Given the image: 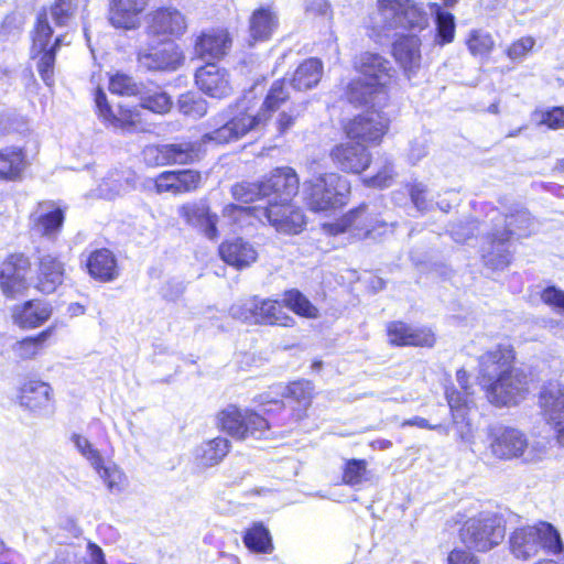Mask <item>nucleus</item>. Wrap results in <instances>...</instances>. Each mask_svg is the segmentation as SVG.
I'll list each match as a JSON object with an SVG mask.
<instances>
[{"instance_id": "a18cd8bd", "label": "nucleus", "mask_w": 564, "mask_h": 564, "mask_svg": "<svg viewBox=\"0 0 564 564\" xmlns=\"http://www.w3.org/2000/svg\"><path fill=\"white\" fill-rule=\"evenodd\" d=\"M314 393V384L308 380H300L290 383L286 388V398L299 404L296 410V420L304 416V412L311 405Z\"/></svg>"}, {"instance_id": "ddd939ff", "label": "nucleus", "mask_w": 564, "mask_h": 564, "mask_svg": "<svg viewBox=\"0 0 564 564\" xmlns=\"http://www.w3.org/2000/svg\"><path fill=\"white\" fill-rule=\"evenodd\" d=\"M198 158V147L192 142L148 145L143 159L148 165L191 164Z\"/></svg>"}, {"instance_id": "cd10ccee", "label": "nucleus", "mask_w": 564, "mask_h": 564, "mask_svg": "<svg viewBox=\"0 0 564 564\" xmlns=\"http://www.w3.org/2000/svg\"><path fill=\"white\" fill-rule=\"evenodd\" d=\"M219 254L226 263L237 269L248 268L258 259L254 246L242 238L223 242L219 247Z\"/></svg>"}, {"instance_id": "09e8293b", "label": "nucleus", "mask_w": 564, "mask_h": 564, "mask_svg": "<svg viewBox=\"0 0 564 564\" xmlns=\"http://www.w3.org/2000/svg\"><path fill=\"white\" fill-rule=\"evenodd\" d=\"M232 197L240 203L250 204L253 202H264L263 193V180L258 182L243 181L232 185L231 187Z\"/></svg>"}, {"instance_id": "f257e3e1", "label": "nucleus", "mask_w": 564, "mask_h": 564, "mask_svg": "<svg viewBox=\"0 0 564 564\" xmlns=\"http://www.w3.org/2000/svg\"><path fill=\"white\" fill-rule=\"evenodd\" d=\"M513 359V351L501 346L479 359L480 384L488 401L497 406L517 404L528 391L527 376L512 367Z\"/></svg>"}, {"instance_id": "37998d69", "label": "nucleus", "mask_w": 564, "mask_h": 564, "mask_svg": "<svg viewBox=\"0 0 564 564\" xmlns=\"http://www.w3.org/2000/svg\"><path fill=\"white\" fill-rule=\"evenodd\" d=\"M245 545L254 553H271L272 539L269 530L262 523H253L243 535Z\"/></svg>"}, {"instance_id": "a19ab883", "label": "nucleus", "mask_w": 564, "mask_h": 564, "mask_svg": "<svg viewBox=\"0 0 564 564\" xmlns=\"http://www.w3.org/2000/svg\"><path fill=\"white\" fill-rule=\"evenodd\" d=\"M323 75V63L318 58H308L301 63L294 72L291 84L297 90L315 87Z\"/></svg>"}, {"instance_id": "393cba45", "label": "nucleus", "mask_w": 564, "mask_h": 564, "mask_svg": "<svg viewBox=\"0 0 564 564\" xmlns=\"http://www.w3.org/2000/svg\"><path fill=\"white\" fill-rule=\"evenodd\" d=\"M389 343L395 346L432 347L435 336L429 328H414L403 322H391L387 326Z\"/></svg>"}, {"instance_id": "b1692460", "label": "nucleus", "mask_w": 564, "mask_h": 564, "mask_svg": "<svg viewBox=\"0 0 564 564\" xmlns=\"http://www.w3.org/2000/svg\"><path fill=\"white\" fill-rule=\"evenodd\" d=\"M177 212L187 225L198 228L208 239L214 240L218 237L216 226L218 217L210 214L205 203H186L181 205Z\"/></svg>"}, {"instance_id": "0e129e2a", "label": "nucleus", "mask_w": 564, "mask_h": 564, "mask_svg": "<svg viewBox=\"0 0 564 564\" xmlns=\"http://www.w3.org/2000/svg\"><path fill=\"white\" fill-rule=\"evenodd\" d=\"M541 300L555 312L564 315V291L555 286H549L541 293Z\"/></svg>"}, {"instance_id": "aec40b11", "label": "nucleus", "mask_w": 564, "mask_h": 564, "mask_svg": "<svg viewBox=\"0 0 564 564\" xmlns=\"http://www.w3.org/2000/svg\"><path fill=\"white\" fill-rule=\"evenodd\" d=\"M330 156L341 171L349 173H361L370 164V153L359 142L340 143L332 150Z\"/></svg>"}, {"instance_id": "f03ea898", "label": "nucleus", "mask_w": 564, "mask_h": 564, "mask_svg": "<svg viewBox=\"0 0 564 564\" xmlns=\"http://www.w3.org/2000/svg\"><path fill=\"white\" fill-rule=\"evenodd\" d=\"M288 98L289 93L285 90V83L283 80H276L272 84L261 109L257 113H249L240 104H237L238 111L235 112L234 109L230 108L228 119L219 128L206 133L204 138L218 144L237 141L248 132L264 127L271 113L275 111L281 104L285 102Z\"/></svg>"}, {"instance_id": "a878e982", "label": "nucleus", "mask_w": 564, "mask_h": 564, "mask_svg": "<svg viewBox=\"0 0 564 564\" xmlns=\"http://www.w3.org/2000/svg\"><path fill=\"white\" fill-rule=\"evenodd\" d=\"M421 40L415 35L402 36L392 45V55L408 78L414 76L421 67Z\"/></svg>"}, {"instance_id": "2eb2a0df", "label": "nucleus", "mask_w": 564, "mask_h": 564, "mask_svg": "<svg viewBox=\"0 0 564 564\" xmlns=\"http://www.w3.org/2000/svg\"><path fill=\"white\" fill-rule=\"evenodd\" d=\"M356 70L364 76L370 85L386 90L392 83L394 69L391 63L378 53L364 52L355 59Z\"/></svg>"}, {"instance_id": "c85d7f7f", "label": "nucleus", "mask_w": 564, "mask_h": 564, "mask_svg": "<svg viewBox=\"0 0 564 564\" xmlns=\"http://www.w3.org/2000/svg\"><path fill=\"white\" fill-rule=\"evenodd\" d=\"M95 104L99 117L113 128L127 129L139 121V113L123 106H119L118 113H115L101 89L95 94Z\"/></svg>"}, {"instance_id": "473e14b6", "label": "nucleus", "mask_w": 564, "mask_h": 564, "mask_svg": "<svg viewBox=\"0 0 564 564\" xmlns=\"http://www.w3.org/2000/svg\"><path fill=\"white\" fill-rule=\"evenodd\" d=\"M134 175L130 171L113 170L105 176L97 187V195L112 199L134 187Z\"/></svg>"}, {"instance_id": "6e6d98bb", "label": "nucleus", "mask_w": 564, "mask_h": 564, "mask_svg": "<svg viewBox=\"0 0 564 564\" xmlns=\"http://www.w3.org/2000/svg\"><path fill=\"white\" fill-rule=\"evenodd\" d=\"M467 45L473 55L482 57L491 52L495 42L488 32L474 30L469 34Z\"/></svg>"}, {"instance_id": "20e7f679", "label": "nucleus", "mask_w": 564, "mask_h": 564, "mask_svg": "<svg viewBox=\"0 0 564 564\" xmlns=\"http://www.w3.org/2000/svg\"><path fill=\"white\" fill-rule=\"evenodd\" d=\"M492 221L494 227L486 236L488 247H484L482 258L487 267L499 270L506 268L511 261L509 249L511 236H529L533 231L534 221L525 209L507 216L497 215Z\"/></svg>"}, {"instance_id": "13d9d810", "label": "nucleus", "mask_w": 564, "mask_h": 564, "mask_svg": "<svg viewBox=\"0 0 564 564\" xmlns=\"http://www.w3.org/2000/svg\"><path fill=\"white\" fill-rule=\"evenodd\" d=\"M109 89L112 94L135 96L141 94L142 85L137 84L131 76L116 74L110 78Z\"/></svg>"}, {"instance_id": "412c9836", "label": "nucleus", "mask_w": 564, "mask_h": 564, "mask_svg": "<svg viewBox=\"0 0 564 564\" xmlns=\"http://www.w3.org/2000/svg\"><path fill=\"white\" fill-rule=\"evenodd\" d=\"M149 0H110L108 19L116 29L135 30Z\"/></svg>"}, {"instance_id": "9b49d317", "label": "nucleus", "mask_w": 564, "mask_h": 564, "mask_svg": "<svg viewBox=\"0 0 564 564\" xmlns=\"http://www.w3.org/2000/svg\"><path fill=\"white\" fill-rule=\"evenodd\" d=\"M389 122V118L382 111L369 109L349 120L345 126V132L350 140L377 144L388 132Z\"/></svg>"}, {"instance_id": "ea45409f", "label": "nucleus", "mask_w": 564, "mask_h": 564, "mask_svg": "<svg viewBox=\"0 0 564 564\" xmlns=\"http://www.w3.org/2000/svg\"><path fill=\"white\" fill-rule=\"evenodd\" d=\"M258 310L254 324L279 325L291 327L294 325L293 317L289 316L279 304L273 300H260L258 297Z\"/></svg>"}, {"instance_id": "49530a36", "label": "nucleus", "mask_w": 564, "mask_h": 564, "mask_svg": "<svg viewBox=\"0 0 564 564\" xmlns=\"http://www.w3.org/2000/svg\"><path fill=\"white\" fill-rule=\"evenodd\" d=\"M446 400L453 414V421L458 423L459 419L465 420V410L473 403L471 392L467 390H458L455 387L446 388Z\"/></svg>"}, {"instance_id": "c03bdc74", "label": "nucleus", "mask_w": 564, "mask_h": 564, "mask_svg": "<svg viewBox=\"0 0 564 564\" xmlns=\"http://www.w3.org/2000/svg\"><path fill=\"white\" fill-rule=\"evenodd\" d=\"M25 166L24 155L18 148L0 150V178L13 180Z\"/></svg>"}, {"instance_id": "a211bd4d", "label": "nucleus", "mask_w": 564, "mask_h": 564, "mask_svg": "<svg viewBox=\"0 0 564 564\" xmlns=\"http://www.w3.org/2000/svg\"><path fill=\"white\" fill-rule=\"evenodd\" d=\"M30 268L29 258L22 253L12 254L4 261L0 272V286L7 296L14 297L26 290Z\"/></svg>"}, {"instance_id": "3c124183", "label": "nucleus", "mask_w": 564, "mask_h": 564, "mask_svg": "<svg viewBox=\"0 0 564 564\" xmlns=\"http://www.w3.org/2000/svg\"><path fill=\"white\" fill-rule=\"evenodd\" d=\"M283 302L286 307L300 316L318 317V310L297 290L285 292Z\"/></svg>"}, {"instance_id": "c9c22d12", "label": "nucleus", "mask_w": 564, "mask_h": 564, "mask_svg": "<svg viewBox=\"0 0 564 564\" xmlns=\"http://www.w3.org/2000/svg\"><path fill=\"white\" fill-rule=\"evenodd\" d=\"M405 0H378L377 13L371 17L373 29L384 30L399 28Z\"/></svg>"}, {"instance_id": "f704fd0d", "label": "nucleus", "mask_w": 564, "mask_h": 564, "mask_svg": "<svg viewBox=\"0 0 564 564\" xmlns=\"http://www.w3.org/2000/svg\"><path fill=\"white\" fill-rule=\"evenodd\" d=\"M229 449L230 442L227 438L215 437L203 442L195 448V462L203 467L216 466L228 455Z\"/></svg>"}, {"instance_id": "680f3d73", "label": "nucleus", "mask_w": 564, "mask_h": 564, "mask_svg": "<svg viewBox=\"0 0 564 564\" xmlns=\"http://www.w3.org/2000/svg\"><path fill=\"white\" fill-rule=\"evenodd\" d=\"M534 120L550 129H564V107H553L545 111H535Z\"/></svg>"}, {"instance_id": "69168bd1", "label": "nucleus", "mask_w": 564, "mask_h": 564, "mask_svg": "<svg viewBox=\"0 0 564 564\" xmlns=\"http://www.w3.org/2000/svg\"><path fill=\"white\" fill-rule=\"evenodd\" d=\"M534 40L532 37H522L512 43L507 50V55L511 59L522 58L529 51L532 50Z\"/></svg>"}, {"instance_id": "79ce46f5", "label": "nucleus", "mask_w": 564, "mask_h": 564, "mask_svg": "<svg viewBox=\"0 0 564 564\" xmlns=\"http://www.w3.org/2000/svg\"><path fill=\"white\" fill-rule=\"evenodd\" d=\"M93 468L111 494H120L126 489L127 477L116 464L101 459L98 466Z\"/></svg>"}, {"instance_id": "bf43d9fd", "label": "nucleus", "mask_w": 564, "mask_h": 564, "mask_svg": "<svg viewBox=\"0 0 564 564\" xmlns=\"http://www.w3.org/2000/svg\"><path fill=\"white\" fill-rule=\"evenodd\" d=\"M367 462L364 459H351L346 463L343 474V481L350 486L360 485L367 480Z\"/></svg>"}, {"instance_id": "39448f33", "label": "nucleus", "mask_w": 564, "mask_h": 564, "mask_svg": "<svg viewBox=\"0 0 564 564\" xmlns=\"http://www.w3.org/2000/svg\"><path fill=\"white\" fill-rule=\"evenodd\" d=\"M489 451L501 460H519L524 465L541 463L547 455V445L541 440H531L516 427L494 426L488 432Z\"/></svg>"}, {"instance_id": "7ed1b4c3", "label": "nucleus", "mask_w": 564, "mask_h": 564, "mask_svg": "<svg viewBox=\"0 0 564 564\" xmlns=\"http://www.w3.org/2000/svg\"><path fill=\"white\" fill-rule=\"evenodd\" d=\"M224 216L232 219L234 223L242 226V220L253 217L262 224H268L278 234L295 236L301 234L306 225L307 218L302 209L293 202L271 203L269 205L239 206L229 204L224 208Z\"/></svg>"}, {"instance_id": "6e6552de", "label": "nucleus", "mask_w": 564, "mask_h": 564, "mask_svg": "<svg viewBox=\"0 0 564 564\" xmlns=\"http://www.w3.org/2000/svg\"><path fill=\"white\" fill-rule=\"evenodd\" d=\"M505 534L502 519L487 512L468 519L460 529L462 541L479 552H486L499 545Z\"/></svg>"}, {"instance_id": "338daca9", "label": "nucleus", "mask_w": 564, "mask_h": 564, "mask_svg": "<svg viewBox=\"0 0 564 564\" xmlns=\"http://www.w3.org/2000/svg\"><path fill=\"white\" fill-rule=\"evenodd\" d=\"M476 220H469L466 224H457L451 228V235L457 242H465L474 235V230L477 228Z\"/></svg>"}, {"instance_id": "423d86ee", "label": "nucleus", "mask_w": 564, "mask_h": 564, "mask_svg": "<svg viewBox=\"0 0 564 564\" xmlns=\"http://www.w3.org/2000/svg\"><path fill=\"white\" fill-rule=\"evenodd\" d=\"M349 182L337 173H323L305 181L302 198L313 213L336 210L347 204Z\"/></svg>"}, {"instance_id": "4d7b16f0", "label": "nucleus", "mask_w": 564, "mask_h": 564, "mask_svg": "<svg viewBox=\"0 0 564 564\" xmlns=\"http://www.w3.org/2000/svg\"><path fill=\"white\" fill-rule=\"evenodd\" d=\"M258 296L241 299L231 305L229 313L234 318L254 324L258 310Z\"/></svg>"}, {"instance_id": "0eeeda50", "label": "nucleus", "mask_w": 564, "mask_h": 564, "mask_svg": "<svg viewBox=\"0 0 564 564\" xmlns=\"http://www.w3.org/2000/svg\"><path fill=\"white\" fill-rule=\"evenodd\" d=\"M512 554L522 560L535 556L540 550L547 554H560L564 546L558 531L549 522H539L517 529L510 536Z\"/></svg>"}, {"instance_id": "5fc2aeb1", "label": "nucleus", "mask_w": 564, "mask_h": 564, "mask_svg": "<svg viewBox=\"0 0 564 564\" xmlns=\"http://www.w3.org/2000/svg\"><path fill=\"white\" fill-rule=\"evenodd\" d=\"M426 25V13L413 1L405 0L402 20L399 28L410 30H423Z\"/></svg>"}, {"instance_id": "e2e57ef3", "label": "nucleus", "mask_w": 564, "mask_h": 564, "mask_svg": "<svg viewBox=\"0 0 564 564\" xmlns=\"http://www.w3.org/2000/svg\"><path fill=\"white\" fill-rule=\"evenodd\" d=\"M72 441L77 451L89 462L91 467L98 466L102 456L100 452L93 446V444L79 434H73Z\"/></svg>"}, {"instance_id": "72a5a7b5", "label": "nucleus", "mask_w": 564, "mask_h": 564, "mask_svg": "<svg viewBox=\"0 0 564 564\" xmlns=\"http://www.w3.org/2000/svg\"><path fill=\"white\" fill-rule=\"evenodd\" d=\"M52 308L41 301H29L13 313L14 323L22 328H34L50 318Z\"/></svg>"}, {"instance_id": "f8f14e48", "label": "nucleus", "mask_w": 564, "mask_h": 564, "mask_svg": "<svg viewBox=\"0 0 564 564\" xmlns=\"http://www.w3.org/2000/svg\"><path fill=\"white\" fill-rule=\"evenodd\" d=\"M262 180L264 205L293 202V197L299 192L300 180L292 167H278Z\"/></svg>"}, {"instance_id": "4468645a", "label": "nucleus", "mask_w": 564, "mask_h": 564, "mask_svg": "<svg viewBox=\"0 0 564 564\" xmlns=\"http://www.w3.org/2000/svg\"><path fill=\"white\" fill-rule=\"evenodd\" d=\"M337 226L339 227L338 231L351 230L358 237L376 239L388 231H392L394 224H388L373 217L368 213V207L361 205L345 215Z\"/></svg>"}, {"instance_id": "7c9ffc66", "label": "nucleus", "mask_w": 564, "mask_h": 564, "mask_svg": "<svg viewBox=\"0 0 564 564\" xmlns=\"http://www.w3.org/2000/svg\"><path fill=\"white\" fill-rule=\"evenodd\" d=\"M64 278V264L51 254H45L40 259L37 288L41 292L51 294Z\"/></svg>"}, {"instance_id": "e433bc0d", "label": "nucleus", "mask_w": 564, "mask_h": 564, "mask_svg": "<svg viewBox=\"0 0 564 564\" xmlns=\"http://www.w3.org/2000/svg\"><path fill=\"white\" fill-rule=\"evenodd\" d=\"M386 95V90H380L364 79L351 80L346 90L347 100L355 106L380 105Z\"/></svg>"}, {"instance_id": "8fccbe9b", "label": "nucleus", "mask_w": 564, "mask_h": 564, "mask_svg": "<svg viewBox=\"0 0 564 564\" xmlns=\"http://www.w3.org/2000/svg\"><path fill=\"white\" fill-rule=\"evenodd\" d=\"M52 328H47L35 337H26L13 345L12 350L20 359H31L35 357L43 347L44 341L51 336Z\"/></svg>"}, {"instance_id": "1a4fd4ad", "label": "nucleus", "mask_w": 564, "mask_h": 564, "mask_svg": "<svg viewBox=\"0 0 564 564\" xmlns=\"http://www.w3.org/2000/svg\"><path fill=\"white\" fill-rule=\"evenodd\" d=\"M218 424L230 436L237 440L265 437L270 430L267 419L249 410H240L236 405H228L218 414Z\"/></svg>"}, {"instance_id": "9d476101", "label": "nucleus", "mask_w": 564, "mask_h": 564, "mask_svg": "<svg viewBox=\"0 0 564 564\" xmlns=\"http://www.w3.org/2000/svg\"><path fill=\"white\" fill-rule=\"evenodd\" d=\"M53 34V29L48 22V15L45 10L39 13L37 21L34 30L33 48L42 53L37 63V70L41 78L47 86L54 83V64L56 50L64 42L65 36L58 35L54 44L47 50V44Z\"/></svg>"}, {"instance_id": "58836bf2", "label": "nucleus", "mask_w": 564, "mask_h": 564, "mask_svg": "<svg viewBox=\"0 0 564 564\" xmlns=\"http://www.w3.org/2000/svg\"><path fill=\"white\" fill-rule=\"evenodd\" d=\"M279 24L278 15L270 8H259L249 20L250 36L254 41L269 40Z\"/></svg>"}, {"instance_id": "4c0bfd02", "label": "nucleus", "mask_w": 564, "mask_h": 564, "mask_svg": "<svg viewBox=\"0 0 564 564\" xmlns=\"http://www.w3.org/2000/svg\"><path fill=\"white\" fill-rule=\"evenodd\" d=\"M34 229L46 237H55L62 228L64 213L61 208H52L51 203H42L34 215Z\"/></svg>"}, {"instance_id": "de8ad7c7", "label": "nucleus", "mask_w": 564, "mask_h": 564, "mask_svg": "<svg viewBox=\"0 0 564 564\" xmlns=\"http://www.w3.org/2000/svg\"><path fill=\"white\" fill-rule=\"evenodd\" d=\"M432 9L435 13L436 41L444 45L453 42L455 36V18L452 13L444 11L438 4L434 3Z\"/></svg>"}, {"instance_id": "2f4dec72", "label": "nucleus", "mask_w": 564, "mask_h": 564, "mask_svg": "<svg viewBox=\"0 0 564 564\" xmlns=\"http://www.w3.org/2000/svg\"><path fill=\"white\" fill-rule=\"evenodd\" d=\"M87 268L94 279L104 282L112 281L119 274L116 258L108 249L91 252L87 260Z\"/></svg>"}, {"instance_id": "bb28decb", "label": "nucleus", "mask_w": 564, "mask_h": 564, "mask_svg": "<svg viewBox=\"0 0 564 564\" xmlns=\"http://www.w3.org/2000/svg\"><path fill=\"white\" fill-rule=\"evenodd\" d=\"M539 405L547 424L564 423V386L558 382L544 386L539 395Z\"/></svg>"}, {"instance_id": "5701e85b", "label": "nucleus", "mask_w": 564, "mask_h": 564, "mask_svg": "<svg viewBox=\"0 0 564 564\" xmlns=\"http://www.w3.org/2000/svg\"><path fill=\"white\" fill-rule=\"evenodd\" d=\"M200 173L194 170L162 172L154 181L155 192L182 194L195 191L200 183Z\"/></svg>"}, {"instance_id": "4be33fe9", "label": "nucleus", "mask_w": 564, "mask_h": 564, "mask_svg": "<svg viewBox=\"0 0 564 564\" xmlns=\"http://www.w3.org/2000/svg\"><path fill=\"white\" fill-rule=\"evenodd\" d=\"M231 45L232 39L226 29H209L197 37L195 53L203 59H219L228 54Z\"/></svg>"}, {"instance_id": "052dcab7", "label": "nucleus", "mask_w": 564, "mask_h": 564, "mask_svg": "<svg viewBox=\"0 0 564 564\" xmlns=\"http://www.w3.org/2000/svg\"><path fill=\"white\" fill-rule=\"evenodd\" d=\"M180 110L192 118H202L207 112V102L202 97L183 95L180 99Z\"/></svg>"}, {"instance_id": "f3484780", "label": "nucleus", "mask_w": 564, "mask_h": 564, "mask_svg": "<svg viewBox=\"0 0 564 564\" xmlns=\"http://www.w3.org/2000/svg\"><path fill=\"white\" fill-rule=\"evenodd\" d=\"M195 82L205 95L223 99L234 93L230 74L226 68L208 63L196 70Z\"/></svg>"}, {"instance_id": "864d4df0", "label": "nucleus", "mask_w": 564, "mask_h": 564, "mask_svg": "<svg viewBox=\"0 0 564 564\" xmlns=\"http://www.w3.org/2000/svg\"><path fill=\"white\" fill-rule=\"evenodd\" d=\"M78 0H54L50 8V17L58 26H67L75 18Z\"/></svg>"}, {"instance_id": "dca6fc26", "label": "nucleus", "mask_w": 564, "mask_h": 564, "mask_svg": "<svg viewBox=\"0 0 564 564\" xmlns=\"http://www.w3.org/2000/svg\"><path fill=\"white\" fill-rule=\"evenodd\" d=\"M182 58L180 47L172 41L150 45L138 53L140 65L149 70H175Z\"/></svg>"}, {"instance_id": "603ef678", "label": "nucleus", "mask_w": 564, "mask_h": 564, "mask_svg": "<svg viewBox=\"0 0 564 564\" xmlns=\"http://www.w3.org/2000/svg\"><path fill=\"white\" fill-rule=\"evenodd\" d=\"M139 95L141 107L151 110L152 112L166 113L172 107L170 96L160 89L154 91H144V87L142 86L141 94Z\"/></svg>"}, {"instance_id": "c756f323", "label": "nucleus", "mask_w": 564, "mask_h": 564, "mask_svg": "<svg viewBox=\"0 0 564 564\" xmlns=\"http://www.w3.org/2000/svg\"><path fill=\"white\" fill-rule=\"evenodd\" d=\"M20 404L33 412H45L52 406V388L50 384L31 380L20 391Z\"/></svg>"}, {"instance_id": "6ab92c4d", "label": "nucleus", "mask_w": 564, "mask_h": 564, "mask_svg": "<svg viewBox=\"0 0 564 564\" xmlns=\"http://www.w3.org/2000/svg\"><path fill=\"white\" fill-rule=\"evenodd\" d=\"M187 29L185 15L175 8H160L149 14L147 33L149 35L181 36Z\"/></svg>"}, {"instance_id": "774afa93", "label": "nucleus", "mask_w": 564, "mask_h": 564, "mask_svg": "<svg viewBox=\"0 0 564 564\" xmlns=\"http://www.w3.org/2000/svg\"><path fill=\"white\" fill-rule=\"evenodd\" d=\"M447 564H478V561L469 551L454 549L447 556Z\"/></svg>"}]
</instances>
